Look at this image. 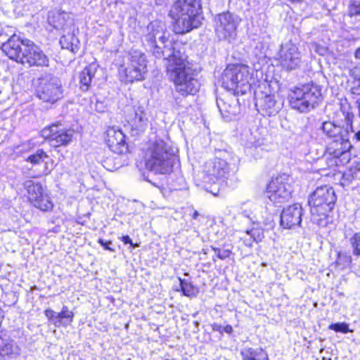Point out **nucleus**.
I'll return each mask as SVG.
<instances>
[{
  "label": "nucleus",
  "mask_w": 360,
  "mask_h": 360,
  "mask_svg": "<svg viewBox=\"0 0 360 360\" xmlns=\"http://www.w3.org/2000/svg\"><path fill=\"white\" fill-rule=\"evenodd\" d=\"M35 95L44 103L54 104L63 97L60 79L48 72L41 74L34 82Z\"/></svg>",
  "instance_id": "obj_9"
},
{
  "label": "nucleus",
  "mask_w": 360,
  "mask_h": 360,
  "mask_svg": "<svg viewBox=\"0 0 360 360\" xmlns=\"http://www.w3.org/2000/svg\"><path fill=\"white\" fill-rule=\"evenodd\" d=\"M0 353L8 356L17 354L19 353V348L13 340L0 337Z\"/></svg>",
  "instance_id": "obj_29"
},
{
  "label": "nucleus",
  "mask_w": 360,
  "mask_h": 360,
  "mask_svg": "<svg viewBox=\"0 0 360 360\" xmlns=\"http://www.w3.org/2000/svg\"><path fill=\"white\" fill-rule=\"evenodd\" d=\"M231 156V153L226 150H217L214 158L207 160L202 167V181L214 184L217 181H224L226 179L230 173L228 161Z\"/></svg>",
  "instance_id": "obj_8"
},
{
  "label": "nucleus",
  "mask_w": 360,
  "mask_h": 360,
  "mask_svg": "<svg viewBox=\"0 0 360 360\" xmlns=\"http://www.w3.org/2000/svg\"><path fill=\"white\" fill-rule=\"evenodd\" d=\"M352 256L346 252H342L338 253L336 264L341 268L344 269L349 266L352 263Z\"/></svg>",
  "instance_id": "obj_32"
},
{
  "label": "nucleus",
  "mask_w": 360,
  "mask_h": 360,
  "mask_svg": "<svg viewBox=\"0 0 360 360\" xmlns=\"http://www.w3.org/2000/svg\"><path fill=\"white\" fill-rule=\"evenodd\" d=\"M255 106L263 115H276L281 109L283 103L277 101L274 94L264 92L255 94Z\"/></svg>",
  "instance_id": "obj_17"
},
{
  "label": "nucleus",
  "mask_w": 360,
  "mask_h": 360,
  "mask_svg": "<svg viewBox=\"0 0 360 360\" xmlns=\"http://www.w3.org/2000/svg\"><path fill=\"white\" fill-rule=\"evenodd\" d=\"M44 314L48 320L57 328L70 325L74 317V313L69 310L67 306H63L60 312H56L51 309H46Z\"/></svg>",
  "instance_id": "obj_22"
},
{
  "label": "nucleus",
  "mask_w": 360,
  "mask_h": 360,
  "mask_svg": "<svg viewBox=\"0 0 360 360\" xmlns=\"http://www.w3.org/2000/svg\"><path fill=\"white\" fill-rule=\"evenodd\" d=\"M146 72L141 70L138 66L136 67L128 63L121 66L120 69V73L122 76V74L124 75L126 82L143 80Z\"/></svg>",
  "instance_id": "obj_24"
},
{
  "label": "nucleus",
  "mask_w": 360,
  "mask_h": 360,
  "mask_svg": "<svg viewBox=\"0 0 360 360\" xmlns=\"http://www.w3.org/2000/svg\"><path fill=\"white\" fill-rule=\"evenodd\" d=\"M98 243L104 248L105 250H110L112 252H115V249L110 247L112 245V242L110 240L105 241L104 240L100 238L98 240Z\"/></svg>",
  "instance_id": "obj_41"
},
{
  "label": "nucleus",
  "mask_w": 360,
  "mask_h": 360,
  "mask_svg": "<svg viewBox=\"0 0 360 360\" xmlns=\"http://www.w3.org/2000/svg\"><path fill=\"white\" fill-rule=\"evenodd\" d=\"M200 215L198 211L195 210L192 214V218L193 219H197L198 217Z\"/></svg>",
  "instance_id": "obj_48"
},
{
  "label": "nucleus",
  "mask_w": 360,
  "mask_h": 360,
  "mask_svg": "<svg viewBox=\"0 0 360 360\" xmlns=\"http://www.w3.org/2000/svg\"><path fill=\"white\" fill-rule=\"evenodd\" d=\"M23 186L27 191L30 200L34 207L44 212L51 211L53 209V203L48 195L45 193L40 183L30 179L25 181Z\"/></svg>",
  "instance_id": "obj_13"
},
{
  "label": "nucleus",
  "mask_w": 360,
  "mask_h": 360,
  "mask_svg": "<svg viewBox=\"0 0 360 360\" xmlns=\"http://www.w3.org/2000/svg\"><path fill=\"white\" fill-rule=\"evenodd\" d=\"M322 360H328L326 357H323ZM328 360H331V359H329Z\"/></svg>",
  "instance_id": "obj_51"
},
{
  "label": "nucleus",
  "mask_w": 360,
  "mask_h": 360,
  "mask_svg": "<svg viewBox=\"0 0 360 360\" xmlns=\"http://www.w3.org/2000/svg\"><path fill=\"white\" fill-rule=\"evenodd\" d=\"M288 100L292 108L300 112H309L321 101V88L314 83L295 87L289 92Z\"/></svg>",
  "instance_id": "obj_6"
},
{
  "label": "nucleus",
  "mask_w": 360,
  "mask_h": 360,
  "mask_svg": "<svg viewBox=\"0 0 360 360\" xmlns=\"http://www.w3.org/2000/svg\"><path fill=\"white\" fill-rule=\"evenodd\" d=\"M175 158L170 146L163 140H156L144 154L146 168L155 174H165L172 171Z\"/></svg>",
  "instance_id": "obj_5"
},
{
  "label": "nucleus",
  "mask_w": 360,
  "mask_h": 360,
  "mask_svg": "<svg viewBox=\"0 0 360 360\" xmlns=\"http://www.w3.org/2000/svg\"><path fill=\"white\" fill-rule=\"evenodd\" d=\"M26 39H20L15 34L11 36L4 42H1V49L5 54L11 60L20 62Z\"/></svg>",
  "instance_id": "obj_19"
},
{
  "label": "nucleus",
  "mask_w": 360,
  "mask_h": 360,
  "mask_svg": "<svg viewBox=\"0 0 360 360\" xmlns=\"http://www.w3.org/2000/svg\"><path fill=\"white\" fill-rule=\"evenodd\" d=\"M144 40L153 56L157 58H162L167 61L166 63L176 58V51L184 52L182 51L184 48L181 44L169 40V34L165 25L158 21L152 22L147 26Z\"/></svg>",
  "instance_id": "obj_4"
},
{
  "label": "nucleus",
  "mask_w": 360,
  "mask_h": 360,
  "mask_svg": "<svg viewBox=\"0 0 360 360\" xmlns=\"http://www.w3.org/2000/svg\"><path fill=\"white\" fill-rule=\"evenodd\" d=\"M278 60L282 68L288 72L299 69L302 63L298 47L291 41L281 45Z\"/></svg>",
  "instance_id": "obj_15"
},
{
  "label": "nucleus",
  "mask_w": 360,
  "mask_h": 360,
  "mask_svg": "<svg viewBox=\"0 0 360 360\" xmlns=\"http://www.w3.org/2000/svg\"><path fill=\"white\" fill-rule=\"evenodd\" d=\"M346 127H340L332 122H323L321 130L324 134L334 140L327 147V153L335 159L336 165H344L349 162L350 160L349 149L352 145L349 142V137L352 130L353 113L349 110H342Z\"/></svg>",
  "instance_id": "obj_1"
},
{
  "label": "nucleus",
  "mask_w": 360,
  "mask_h": 360,
  "mask_svg": "<svg viewBox=\"0 0 360 360\" xmlns=\"http://www.w3.org/2000/svg\"><path fill=\"white\" fill-rule=\"evenodd\" d=\"M97 66L98 65L96 64L91 63L89 65L85 67L84 70L79 73V83L84 90H88L91 83L92 78L94 77L97 70Z\"/></svg>",
  "instance_id": "obj_26"
},
{
  "label": "nucleus",
  "mask_w": 360,
  "mask_h": 360,
  "mask_svg": "<svg viewBox=\"0 0 360 360\" xmlns=\"http://www.w3.org/2000/svg\"><path fill=\"white\" fill-rule=\"evenodd\" d=\"M49 158V155L42 149H37L34 153L30 155L26 161L34 165H39Z\"/></svg>",
  "instance_id": "obj_31"
},
{
  "label": "nucleus",
  "mask_w": 360,
  "mask_h": 360,
  "mask_svg": "<svg viewBox=\"0 0 360 360\" xmlns=\"http://www.w3.org/2000/svg\"><path fill=\"white\" fill-rule=\"evenodd\" d=\"M240 354L243 360H267L268 356L262 348L244 347Z\"/></svg>",
  "instance_id": "obj_27"
},
{
  "label": "nucleus",
  "mask_w": 360,
  "mask_h": 360,
  "mask_svg": "<svg viewBox=\"0 0 360 360\" xmlns=\"http://www.w3.org/2000/svg\"><path fill=\"white\" fill-rule=\"evenodd\" d=\"M241 239L243 240L245 245L247 247H252V243L255 242L251 236L247 235V231H245V235L242 237Z\"/></svg>",
  "instance_id": "obj_42"
},
{
  "label": "nucleus",
  "mask_w": 360,
  "mask_h": 360,
  "mask_svg": "<svg viewBox=\"0 0 360 360\" xmlns=\"http://www.w3.org/2000/svg\"><path fill=\"white\" fill-rule=\"evenodd\" d=\"M240 213L244 217H248L251 221H252V218L251 217L252 211L250 207H248V204H243L240 208Z\"/></svg>",
  "instance_id": "obj_39"
},
{
  "label": "nucleus",
  "mask_w": 360,
  "mask_h": 360,
  "mask_svg": "<svg viewBox=\"0 0 360 360\" xmlns=\"http://www.w3.org/2000/svg\"><path fill=\"white\" fill-rule=\"evenodd\" d=\"M349 243L354 256H360V231L355 233L350 238Z\"/></svg>",
  "instance_id": "obj_33"
},
{
  "label": "nucleus",
  "mask_w": 360,
  "mask_h": 360,
  "mask_svg": "<svg viewBox=\"0 0 360 360\" xmlns=\"http://www.w3.org/2000/svg\"><path fill=\"white\" fill-rule=\"evenodd\" d=\"M20 63L29 67H49V58L39 46L30 39H26Z\"/></svg>",
  "instance_id": "obj_16"
},
{
  "label": "nucleus",
  "mask_w": 360,
  "mask_h": 360,
  "mask_svg": "<svg viewBox=\"0 0 360 360\" xmlns=\"http://www.w3.org/2000/svg\"><path fill=\"white\" fill-rule=\"evenodd\" d=\"M176 54L177 56L175 58L170 59L165 64L167 70L174 82L175 90L183 96L195 95L200 89V83L188 66L185 53L176 51Z\"/></svg>",
  "instance_id": "obj_3"
},
{
  "label": "nucleus",
  "mask_w": 360,
  "mask_h": 360,
  "mask_svg": "<svg viewBox=\"0 0 360 360\" xmlns=\"http://www.w3.org/2000/svg\"><path fill=\"white\" fill-rule=\"evenodd\" d=\"M223 332H225L228 334H231L233 332V328L231 325H226L223 328Z\"/></svg>",
  "instance_id": "obj_45"
},
{
  "label": "nucleus",
  "mask_w": 360,
  "mask_h": 360,
  "mask_svg": "<svg viewBox=\"0 0 360 360\" xmlns=\"http://www.w3.org/2000/svg\"><path fill=\"white\" fill-rule=\"evenodd\" d=\"M262 144V141L260 139L255 140V141H249L246 143V147L248 149H252L253 148L257 149Z\"/></svg>",
  "instance_id": "obj_40"
},
{
  "label": "nucleus",
  "mask_w": 360,
  "mask_h": 360,
  "mask_svg": "<svg viewBox=\"0 0 360 360\" xmlns=\"http://www.w3.org/2000/svg\"><path fill=\"white\" fill-rule=\"evenodd\" d=\"M328 328L335 332H340L342 333H347L351 332L349 329V325L347 323H335L329 325Z\"/></svg>",
  "instance_id": "obj_36"
},
{
  "label": "nucleus",
  "mask_w": 360,
  "mask_h": 360,
  "mask_svg": "<svg viewBox=\"0 0 360 360\" xmlns=\"http://www.w3.org/2000/svg\"><path fill=\"white\" fill-rule=\"evenodd\" d=\"M121 240L124 244H129L132 248H136L139 246L138 244H134L129 236H123L120 238Z\"/></svg>",
  "instance_id": "obj_43"
},
{
  "label": "nucleus",
  "mask_w": 360,
  "mask_h": 360,
  "mask_svg": "<svg viewBox=\"0 0 360 360\" xmlns=\"http://www.w3.org/2000/svg\"><path fill=\"white\" fill-rule=\"evenodd\" d=\"M289 177L282 174L274 178L267 186L269 200L275 205L285 202L291 195V186L288 183Z\"/></svg>",
  "instance_id": "obj_11"
},
{
  "label": "nucleus",
  "mask_w": 360,
  "mask_h": 360,
  "mask_svg": "<svg viewBox=\"0 0 360 360\" xmlns=\"http://www.w3.org/2000/svg\"><path fill=\"white\" fill-rule=\"evenodd\" d=\"M179 279L181 290L182 291V293L184 296L188 297H193L198 295L199 288L197 286H195L191 281L186 279H182L181 278Z\"/></svg>",
  "instance_id": "obj_30"
},
{
  "label": "nucleus",
  "mask_w": 360,
  "mask_h": 360,
  "mask_svg": "<svg viewBox=\"0 0 360 360\" xmlns=\"http://www.w3.org/2000/svg\"><path fill=\"white\" fill-rule=\"evenodd\" d=\"M354 56L356 59L360 60V46L356 50L354 53Z\"/></svg>",
  "instance_id": "obj_46"
},
{
  "label": "nucleus",
  "mask_w": 360,
  "mask_h": 360,
  "mask_svg": "<svg viewBox=\"0 0 360 360\" xmlns=\"http://www.w3.org/2000/svg\"><path fill=\"white\" fill-rule=\"evenodd\" d=\"M302 214V207L300 204L295 203L288 206L281 214V226L288 229L300 226Z\"/></svg>",
  "instance_id": "obj_18"
},
{
  "label": "nucleus",
  "mask_w": 360,
  "mask_h": 360,
  "mask_svg": "<svg viewBox=\"0 0 360 360\" xmlns=\"http://www.w3.org/2000/svg\"><path fill=\"white\" fill-rule=\"evenodd\" d=\"M354 138L357 141H360V131L356 132L354 135Z\"/></svg>",
  "instance_id": "obj_47"
},
{
  "label": "nucleus",
  "mask_w": 360,
  "mask_h": 360,
  "mask_svg": "<svg viewBox=\"0 0 360 360\" xmlns=\"http://www.w3.org/2000/svg\"><path fill=\"white\" fill-rule=\"evenodd\" d=\"M337 196L333 187L323 186L316 188L309 198L312 214L326 216L333 210Z\"/></svg>",
  "instance_id": "obj_10"
},
{
  "label": "nucleus",
  "mask_w": 360,
  "mask_h": 360,
  "mask_svg": "<svg viewBox=\"0 0 360 360\" xmlns=\"http://www.w3.org/2000/svg\"><path fill=\"white\" fill-rule=\"evenodd\" d=\"M194 323H195V326H198V325H199V323L198 321H195Z\"/></svg>",
  "instance_id": "obj_50"
},
{
  "label": "nucleus",
  "mask_w": 360,
  "mask_h": 360,
  "mask_svg": "<svg viewBox=\"0 0 360 360\" xmlns=\"http://www.w3.org/2000/svg\"><path fill=\"white\" fill-rule=\"evenodd\" d=\"M292 3H300L302 1V0H290Z\"/></svg>",
  "instance_id": "obj_49"
},
{
  "label": "nucleus",
  "mask_w": 360,
  "mask_h": 360,
  "mask_svg": "<svg viewBox=\"0 0 360 360\" xmlns=\"http://www.w3.org/2000/svg\"><path fill=\"white\" fill-rule=\"evenodd\" d=\"M105 141L109 149L115 153L121 154L127 150L124 134L115 127L106 131Z\"/></svg>",
  "instance_id": "obj_20"
},
{
  "label": "nucleus",
  "mask_w": 360,
  "mask_h": 360,
  "mask_svg": "<svg viewBox=\"0 0 360 360\" xmlns=\"http://www.w3.org/2000/svg\"><path fill=\"white\" fill-rule=\"evenodd\" d=\"M2 37V35H0V38Z\"/></svg>",
  "instance_id": "obj_52"
},
{
  "label": "nucleus",
  "mask_w": 360,
  "mask_h": 360,
  "mask_svg": "<svg viewBox=\"0 0 360 360\" xmlns=\"http://www.w3.org/2000/svg\"><path fill=\"white\" fill-rule=\"evenodd\" d=\"M348 15L350 17L360 15V2L359 1H350L348 8Z\"/></svg>",
  "instance_id": "obj_37"
},
{
  "label": "nucleus",
  "mask_w": 360,
  "mask_h": 360,
  "mask_svg": "<svg viewBox=\"0 0 360 360\" xmlns=\"http://www.w3.org/2000/svg\"><path fill=\"white\" fill-rule=\"evenodd\" d=\"M247 235L251 236L255 242L258 243L264 238L263 229L257 227H253L250 230H247Z\"/></svg>",
  "instance_id": "obj_35"
},
{
  "label": "nucleus",
  "mask_w": 360,
  "mask_h": 360,
  "mask_svg": "<svg viewBox=\"0 0 360 360\" xmlns=\"http://www.w3.org/2000/svg\"><path fill=\"white\" fill-rule=\"evenodd\" d=\"M212 330L213 331H217V332H219L221 334L223 333V328L224 327L217 323H214L212 325Z\"/></svg>",
  "instance_id": "obj_44"
},
{
  "label": "nucleus",
  "mask_w": 360,
  "mask_h": 360,
  "mask_svg": "<svg viewBox=\"0 0 360 360\" xmlns=\"http://www.w3.org/2000/svg\"><path fill=\"white\" fill-rule=\"evenodd\" d=\"M74 131L66 129L60 123L53 124L41 130V136L49 141L53 147H59L69 144L73 137Z\"/></svg>",
  "instance_id": "obj_14"
},
{
  "label": "nucleus",
  "mask_w": 360,
  "mask_h": 360,
  "mask_svg": "<svg viewBox=\"0 0 360 360\" xmlns=\"http://www.w3.org/2000/svg\"><path fill=\"white\" fill-rule=\"evenodd\" d=\"M127 63L138 66L141 70L147 72V60L146 55L137 49H131L128 54Z\"/></svg>",
  "instance_id": "obj_25"
},
{
  "label": "nucleus",
  "mask_w": 360,
  "mask_h": 360,
  "mask_svg": "<svg viewBox=\"0 0 360 360\" xmlns=\"http://www.w3.org/2000/svg\"><path fill=\"white\" fill-rule=\"evenodd\" d=\"M174 20V31L184 34L199 27L203 19L200 0H177L169 11Z\"/></svg>",
  "instance_id": "obj_2"
},
{
  "label": "nucleus",
  "mask_w": 360,
  "mask_h": 360,
  "mask_svg": "<svg viewBox=\"0 0 360 360\" xmlns=\"http://www.w3.org/2000/svg\"><path fill=\"white\" fill-rule=\"evenodd\" d=\"M248 68L241 65H229L221 76L222 86L233 92L234 96L243 95L250 89Z\"/></svg>",
  "instance_id": "obj_7"
},
{
  "label": "nucleus",
  "mask_w": 360,
  "mask_h": 360,
  "mask_svg": "<svg viewBox=\"0 0 360 360\" xmlns=\"http://www.w3.org/2000/svg\"><path fill=\"white\" fill-rule=\"evenodd\" d=\"M217 257L221 259H224L228 258L231 255V250L226 249H220L218 248H212Z\"/></svg>",
  "instance_id": "obj_38"
},
{
  "label": "nucleus",
  "mask_w": 360,
  "mask_h": 360,
  "mask_svg": "<svg viewBox=\"0 0 360 360\" xmlns=\"http://www.w3.org/2000/svg\"><path fill=\"white\" fill-rule=\"evenodd\" d=\"M127 122L135 134L143 132L148 127L146 114L140 107L133 110V114L128 118Z\"/></svg>",
  "instance_id": "obj_23"
},
{
  "label": "nucleus",
  "mask_w": 360,
  "mask_h": 360,
  "mask_svg": "<svg viewBox=\"0 0 360 360\" xmlns=\"http://www.w3.org/2000/svg\"><path fill=\"white\" fill-rule=\"evenodd\" d=\"M238 22L229 12H224L215 17V32L219 40L231 42L237 35Z\"/></svg>",
  "instance_id": "obj_12"
},
{
  "label": "nucleus",
  "mask_w": 360,
  "mask_h": 360,
  "mask_svg": "<svg viewBox=\"0 0 360 360\" xmlns=\"http://www.w3.org/2000/svg\"><path fill=\"white\" fill-rule=\"evenodd\" d=\"M66 17H68V13L56 11L49 14L48 20L50 24L53 25L54 28L63 30L68 25Z\"/></svg>",
  "instance_id": "obj_28"
},
{
  "label": "nucleus",
  "mask_w": 360,
  "mask_h": 360,
  "mask_svg": "<svg viewBox=\"0 0 360 360\" xmlns=\"http://www.w3.org/2000/svg\"><path fill=\"white\" fill-rule=\"evenodd\" d=\"M217 105L221 116L227 121L232 120L240 112L238 101L235 96L217 98Z\"/></svg>",
  "instance_id": "obj_21"
},
{
  "label": "nucleus",
  "mask_w": 360,
  "mask_h": 360,
  "mask_svg": "<svg viewBox=\"0 0 360 360\" xmlns=\"http://www.w3.org/2000/svg\"><path fill=\"white\" fill-rule=\"evenodd\" d=\"M74 41L75 39L74 36L68 33L66 35H63L60 39V44L63 49H70L72 51H74Z\"/></svg>",
  "instance_id": "obj_34"
}]
</instances>
